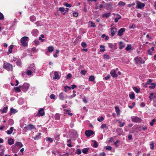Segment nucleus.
Instances as JSON below:
<instances>
[{
	"instance_id": "nucleus-1",
	"label": "nucleus",
	"mask_w": 156,
	"mask_h": 156,
	"mask_svg": "<svg viewBox=\"0 0 156 156\" xmlns=\"http://www.w3.org/2000/svg\"><path fill=\"white\" fill-rule=\"evenodd\" d=\"M29 69H28L27 71L26 74L28 76L32 74L33 73H35V69L34 66V64L31 66H30L29 67Z\"/></svg>"
},
{
	"instance_id": "nucleus-2",
	"label": "nucleus",
	"mask_w": 156,
	"mask_h": 156,
	"mask_svg": "<svg viewBox=\"0 0 156 156\" xmlns=\"http://www.w3.org/2000/svg\"><path fill=\"white\" fill-rule=\"evenodd\" d=\"M20 41L23 46H27L28 45V37H24L21 38Z\"/></svg>"
},
{
	"instance_id": "nucleus-3",
	"label": "nucleus",
	"mask_w": 156,
	"mask_h": 156,
	"mask_svg": "<svg viewBox=\"0 0 156 156\" xmlns=\"http://www.w3.org/2000/svg\"><path fill=\"white\" fill-rule=\"evenodd\" d=\"M3 68L8 71L11 70L12 69V66L10 63L4 62L3 66Z\"/></svg>"
},
{
	"instance_id": "nucleus-4",
	"label": "nucleus",
	"mask_w": 156,
	"mask_h": 156,
	"mask_svg": "<svg viewBox=\"0 0 156 156\" xmlns=\"http://www.w3.org/2000/svg\"><path fill=\"white\" fill-rule=\"evenodd\" d=\"M30 86V85L27 83H25L22 86H20V88L24 92H26L28 90Z\"/></svg>"
},
{
	"instance_id": "nucleus-5",
	"label": "nucleus",
	"mask_w": 156,
	"mask_h": 156,
	"mask_svg": "<svg viewBox=\"0 0 156 156\" xmlns=\"http://www.w3.org/2000/svg\"><path fill=\"white\" fill-rule=\"evenodd\" d=\"M109 47L111 49V51L113 52V51L117 48L116 43H109L108 44Z\"/></svg>"
},
{
	"instance_id": "nucleus-6",
	"label": "nucleus",
	"mask_w": 156,
	"mask_h": 156,
	"mask_svg": "<svg viewBox=\"0 0 156 156\" xmlns=\"http://www.w3.org/2000/svg\"><path fill=\"white\" fill-rule=\"evenodd\" d=\"M131 120L132 122H140L141 121V119L137 116L132 117L131 118Z\"/></svg>"
},
{
	"instance_id": "nucleus-7",
	"label": "nucleus",
	"mask_w": 156,
	"mask_h": 156,
	"mask_svg": "<svg viewBox=\"0 0 156 156\" xmlns=\"http://www.w3.org/2000/svg\"><path fill=\"white\" fill-rule=\"evenodd\" d=\"M145 5L144 4L142 3L139 1L136 2V8L137 9H141L142 8L144 7L145 6Z\"/></svg>"
},
{
	"instance_id": "nucleus-8",
	"label": "nucleus",
	"mask_w": 156,
	"mask_h": 156,
	"mask_svg": "<svg viewBox=\"0 0 156 156\" xmlns=\"http://www.w3.org/2000/svg\"><path fill=\"white\" fill-rule=\"evenodd\" d=\"M94 133L93 132L92 130H86L85 132V135L87 137L90 136Z\"/></svg>"
},
{
	"instance_id": "nucleus-9",
	"label": "nucleus",
	"mask_w": 156,
	"mask_h": 156,
	"mask_svg": "<svg viewBox=\"0 0 156 156\" xmlns=\"http://www.w3.org/2000/svg\"><path fill=\"white\" fill-rule=\"evenodd\" d=\"M59 99L62 100H64L65 98H67V96L65 95L63 93L61 92L58 95Z\"/></svg>"
},
{
	"instance_id": "nucleus-10",
	"label": "nucleus",
	"mask_w": 156,
	"mask_h": 156,
	"mask_svg": "<svg viewBox=\"0 0 156 156\" xmlns=\"http://www.w3.org/2000/svg\"><path fill=\"white\" fill-rule=\"evenodd\" d=\"M110 73L112 76L114 78H116L118 77V75L116 73V70L115 69H112L111 70L110 72Z\"/></svg>"
},
{
	"instance_id": "nucleus-11",
	"label": "nucleus",
	"mask_w": 156,
	"mask_h": 156,
	"mask_svg": "<svg viewBox=\"0 0 156 156\" xmlns=\"http://www.w3.org/2000/svg\"><path fill=\"white\" fill-rule=\"evenodd\" d=\"M44 114V109L42 108H41L38 111L37 115L39 116H42Z\"/></svg>"
},
{
	"instance_id": "nucleus-12",
	"label": "nucleus",
	"mask_w": 156,
	"mask_h": 156,
	"mask_svg": "<svg viewBox=\"0 0 156 156\" xmlns=\"http://www.w3.org/2000/svg\"><path fill=\"white\" fill-rule=\"evenodd\" d=\"M156 98L155 94L153 93H150V95L149 97V98L151 101H152L153 99H155Z\"/></svg>"
},
{
	"instance_id": "nucleus-13",
	"label": "nucleus",
	"mask_w": 156,
	"mask_h": 156,
	"mask_svg": "<svg viewBox=\"0 0 156 156\" xmlns=\"http://www.w3.org/2000/svg\"><path fill=\"white\" fill-rule=\"evenodd\" d=\"M117 31V30L116 28L112 27L111 28V36H113L115 35Z\"/></svg>"
},
{
	"instance_id": "nucleus-14",
	"label": "nucleus",
	"mask_w": 156,
	"mask_h": 156,
	"mask_svg": "<svg viewBox=\"0 0 156 156\" xmlns=\"http://www.w3.org/2000/svg\"><path fill=\"white\" fill-rule=\"evenodd\" d=\"M125 29L124 28L120 29L118 31V35L119 36H121L123 34V32L125 31Z\"/></svg>"
},
{
	"instance_id": "nucleus-15",
	"label": "nucleus",
	"mask_w": 156,
	"mask_h": 156,
	"mask_svg": "<svg viewBox=\"0 0 156 156\" xmlns=\"http://www.w3.org/2000/svg\"><path fill=\"white\" fill-rule=\"evenodd\" d=\"M55 77H53V79L54 80L58 79L60 78V77L59 76L58 73L57 72L55 71L54 73Z\"/></svg>"
},
{
	"instance_id": "nucleus-16",
	"label": "nucleus",
	"mask_w": 156,
	"mask_h": 156,
	"mask_svg": "<svg viewBox=\"0 0 156 156\" xmlns=\"http://www.w3.org/2000/svg\"><path fill=\"white\" fill-rule=\"evenodd\" d=\"M32 33L33 36H36L38 34V30L36 29H34L33 30Z\"/></svg>"
},
{
	"instance_id": "nucleus-17",
	"label": "nucleus",
	"mask_w": 156,
	"mask_h": 156,
	"mask_svg": "<svg viewBox=\"0 0 156 156\" xmlns=\"http://www.w3.org/2000/svg\"><path fill=\"white\" fill-rule=\"evenodd\" d=\"M140 57H137L134 59L135 63L136 64H138L140 63Z\"/></svg>"
},
{
	"instance_id": "nucleus-18",
	"label": "nucleus",
	"mask_w": 156,
	"mask_h": 156,
	"mask_svg": "<svg viewBox=\"0 0 156 156\" xmlns=\"http://www.w3.org/2000/svg\"><path fill=\"white\" fill-rule=\"evenodd\" d=\"M41 134V133H39L38 135H37L35 136H33L32 138L35 140H38L41 138L40 135Z\"/></svg>"
},
{
	"instance_id": "nucleus-19",
	"label": "nucleus",
	"mask_w": 156,
	"mask_h": 156,
	"mask_svg": "<svg viewBox=\"0 0 156 156\" xmlns=\"http://www.w3.org/2000/svg\"><path fill=\"white\" fill-rule=\"evenodd\" d=\"M15 145L17 147H21L23 146V145L22 144L21 142H16Z\"/></svg>"
},
{
	"instance_id": "nucleus-20",
	"label": "nucleus",
	"mask_w": 156,
	"mask_h": 156,
	"mask_svg": "<svg viewBox=\"0 0 156 156\" xmlns=\"http://www.w3.org/2000/svg\"><path fill=\"white\" fill-rule=\"evenodd\" d=\"M125 46V44L122 41H120L119 43V48L120 49H122Z\"/></svg>"
},
{
	"instance_id": "nucleus-21",
	"label": "nucleus",
	"mask_w": 156,
	"mask_h": 156,
	"mask_svg": "<svg viewBox=\"0 0 156 156\" xmlns=\"http://www.w3.org/2000/svg\"><path fill=\"white\" fill-rule=\"evenodd\" d=\"M54 50V48L52 46H50L48 47V50L49 52H51Z\"/></svg>"
},
{
	"instance_id": "nucleus-22",
	"label": "nucleus",
	"mask_w": 156,
	"mask_h": 156,
	"mask_svg": "<svg viewBox=\"0 0 156 156\" xmlns=\"http://www.w3.org/2000/svg\"><path fill=\"white\" fill-rule=\"evenodd\" d=\"M14 129V128L12 127H11L9 130H8L6 131L7 133L8 134H11Z\"/></svg>"
},
{
	"instance_id": "nucleus-23",
	"label": "nucleus",
	"mask_w": 156,
	"mask_h": 156,
	"mask_svg": "<svg viewBox=\"0 0 156 156\" xmlns=\"http://www.w3.org/2000/svg\"><path fill=\"white\" fill-rule=\"evenodd\" d=\"M13 143L14 140L13 139L10 138L8 139V143L9 145H11L12 144H13Z\"/></svg>"
},
{
	"instance_id": "nucleus-24",
	"label": "nucleus",
	"mask_w": 156,
	"mask_h": 156,
	"mask_svg": "<svg viewBox=\"0 0 156 156\" xmlns=\"http://www.w3.org/2000/svg\"><path fill=\"white\" fill-rule=\"evenodd\" d=\"M117 17L115 18V22L116 23H117V22H118V20L119 19H120L121 18V16L120 15H119V14H117Z\"/></svg>"
},
{
	"instance_id": "nucleus-25",
	"label": "nucleus",
	"mask_w": 156,
	"mask_h": 156,
	"mask_svg": "<svg viewBox=\"0 0 156 156\" xmlns=\"http://www.w3.org/2000/svg\"><path fill=\"white\" fill-rule=\"evenodd\" d=\"M126 5V3L123 2L122 1L119 2L118 4V5L119 6H124Z\"/></svg>"
},
{
	"instance_id": "nucleus-26",
	"label": "nucleus",
	"mask_w": 156,
	"mask_h": 156,
	"mask_svg": "<svg viewBox=\"0 0 156 156\" xmlns=\"http://www.w3.org/2000/svg\"><path fill=\"white\" fill-rule=\"evenodd\" d=\"M115 109L117 114L119 115L120 114V110L119 107L116 106L115 107Z\"/></svg>"
},
{
	"instance_id": "nucleus-27",
	"label": "nucleus",
	"mask_w": 156,
	"mask_h": 156,
	"mask_svg": "<svg viewBox=\"0 0 156 156\" xmlns=\"http://www.w3.org/2000/svg\"><path fill=\"white\" fill-rule=\"evenodd\" d=\"M27 127L28 129L31 130L34 128V126L33 125L29 124L28 125Z\"/></svg>"
},
{
	"instance_id": "nucleus-28",
	"label": "nucleus",
	"mask_w": 156,
	"mask_h": 156,
	"mask_svg": "<svg viewBox=\"0 0 156 156\" xmlns=\"http://www.w3.org/2000/svg\"><path fill=\"white\" fill-rule=\"evenodd\" d=\"M92 141L94 142V144L93 146L95 148L98 147V144L97 143V141L94 140H92Z\"/></svg>"
},
{
	"instance_id": "nucleus-29",
	"label": "nucleus",
	"mask_w": 156,
	"mask_h": 156,
	"mask_svg": "<svg viewBox=\"0 0 156 156\" xmlns=\"http://www.w3.org/2000/svg\"><path fill=\"white\" fill-rule=\"evenodd\" d=\"M111 15L110 12L106 13L103 14L102 15L103 17H108Z\"/></svg>"
},
{
	"instance_id": "nucleus-30",
	"label": "nucleus",
	"mask_w": 156,
	"mask_h": 156,
	"mask_svg": "<svg viewBox=\"0 0 156 156\" xmlns=\"http://www.w3.org/2000/svg\"><path fill=\"white\" fill-rule=\"evenodd\" d=\"M100 48H101L100 52H104L105 51V46L103 45H101L100 46Z\"/></svg>"
},
{
	"instance_id": "nucleus-31",
	"label": "nucleus",
	"mask_w": 156,
	"mask_h": 156,
	"mask_svg": "<svg viewBox=\"0 0 156 156\" xmlns=\"http://www.w3.org/2000/svg\"><path fill=\"white\" fill-rule=\"evenodd\" d=\"M14 90L16 92H20L21 91V90L19 87H14Z\"/></svg>"
},
{
	"instance_id": "nucleus-32",
	"label": "nucleus",
	"mask_w": 156,
	"mask_h": 156,
	"mask_svg": "<svg viewBox=\"0 0 156 156\" xmlns=\"http://www.w3.org/2000/svg\"><path fill=\"white\" fill-rule=\"evenodd\" d=\"M129 98L131 99H133L135 98V94L134 93H132L129 95Z\"/></svg>"
},
{
	"instance_id": "nucleus-33",
	"label": "nucleus",
	"mask_w": 156,
	"mask_h": 156,
	"mask_svg": "<svg viewBox=\"0 0 156 156\" xmlns=\"http://www.w3.org/2000/svg\"><path fill=\"white\" fill-rule=\"evenodd\" d=\"M8 109V108L7 107H5L4 108H3L2 110H1L2 112V113H6L7 112V110Z\"/></svg>"
},
{
	"instance_id": "nucleus-34",
	"label": "nucleus",
	"mask_w": 156,
	"mask_h": 156,
	"mask_svg": "<svg viewBox=\"0 0 156 156\" xmlns=\"http://www.w3.org/2000/svg\"><path fill=\"white\" fill-rule=\"evenodd\" d=\"M17 112V111H16V110L14 109L13 108H12L10 109V112H11V113L12 114H13V113H15L16 112Z\"/></svg>"
},
{
	"instance_id": "nucleus-35",
	"label": "nucleus",
	"mask_w": 156,
	"mask_h": 156,
	"mask_svg": "<svg viewBox=\"0 0 156 156\" xmlns=\"http://www.w3.org/2000/svg\"><path fill=\"white\" fill-rule=\"evenodd\" d=\"M88 150L89 149L88 148H84L82 150V152L83 153L86 154Z\"/></svg>"
},
{
	"instance_id": "nucleus-36",
	"label": "nucleus",
	"mask_w": 156,
	"mask_h": 156,
	"mask_svg": "<svg viewBox=\"0 0 156 156\" xmlns=\"http://www.w3.org/2000/svg\"><path fill=\"white\" fill-rule=\"evenodd\" d=\"M156 84L154 83H151V85L149 86L150 88L154 89L155 88Z\"/></svg>"
},
{
	"instance_id": "nucleus-37",
	"label": "nucleus",
	"mask_w": 156,
	"mask_h": 156,
	"mask_svg": "<svg viewBox=\"0 0 156 156\" xmlns=\"http://www.w3.org/2000/svg\"><path fill=\"white\" fill-rule=\"evenodd\" d=\"M36 19V17L34 16H31L30 17V20L31 21H35Z\"/></svg>"
},
{
	"instance_id": "nucleus-38",
	"label": "nucleus",
	"mask_w": 156,
	"mask_h": 156,
	"mask_svg": "<svg viewBox=\"0 0 156 156\" xmlns=\"http://www.w3.org/2000/svg\"><path fill=\"white\" fill-rule=\"evenodd\" d=\"M131 48V44H128V46L126 48V50L127 51H128L130 50Z\"/></svg>"
},
{
	"instance_id": "nucleus-39",
	"label": "nucleus",
	"mask_w": 156,
	"mask_h": 156,
	"mask_svg": "<svg viewBox=\"0 0 156 156\" xmlns=\"http://www.w3.org/2000/svg\"><path fill=\"white\" fill-rule=\"evenodd\" d=\"M9 51L10 53H11L12 52V50L13 48V46L12 45H11L9 46Z\"/></svg>"
},
{
	"instance_id": "nucleus-40",
	"label": "nucleus",
	"mask_w": 156,
	"mask_h": 156,
	"mask_svg": "<svg viewBox=\"0 0 156 156\" xmlns=\"http://www.w3.org/2000/svg\"><path fill=\"white\" fill-rule=\"evenodd\" d=\"M60 115L59 114H56L55 115V118L56 120H59L60 119Z\"/></svg>"
},
{
	"instance_id": "nucleus-41",
	"label": "nucleus",
	"mask_w": 156,
	"mask_h": 156,
	"mask_svg": "<svg viewBox=\"0 0 156 156\" xmlns=\"http://www.w3.org/2000/svg\"><path fill=\"white\" fill-rule=\"evenodd\" d=\"M71 88L70 87L67 86H66L64 87L65 91V92H67L68 90H70Z\"/></svg>"
},
{
	"instance_id": "nucleus-42",
	"label": "nucleus",
	"mask_w": 156,
	"mask_h": 156,
	"mask_svg": "<svg viewBox=\"0 0 156 156\" xmlns=\"http://www.w3.org/2000/svg\"><path fill=\"white\" fill-rule=\"evenodd\" d=\"M119 123L120 124V125H119V126L120 127H123L124 126V125L125 124V122L122 123V122H121V121H119Z\"/></svg>"
},
{
	"instance_id": "nucleus-43",
	"label": "nucleus",
	"mask_w": 156,
	"mask_h": 156,
	"mask_svg": "<svg viewBox=\"0 0 156 156\" xmlns=\"http://www.w3.org/2000/svg\"><path fill=\"white\" fill-rule=\"evenodd\" d=\"M90 23L91 24V25H90V27H96V25L94 23H93L92 21H90Z\"/></svg>"
},
{
	"instance_id": "nucleus-44",
	"label": "nucleus",
	"mask_w": 156,
	"mask_h": 156,
	"mask_svg": "<svg viewBox=\"0 0 156 156\" xmlns=\"http://www.w3.org/2000/svg\"><path fill=\"white\" fill-rule=\"evenodd\" d=\"M103 58L104 59H108L109 58L110 56L107 54H105L103 55Z\"/></svg>"
},
{
	"instance_id": "nucleus-45",
	"label": "nucleus",
	"mask_w": 156,
	"mask_h": 156,
	"mask_svg": "<svg viewBox=\"0 0 156 156\" xmlns=\"http://www.w3.org/2000/svg\"><path fill=\"white\" fill-rule=\"evenodd\" d=\"M134 90L137 93H138L140 91V89L137 87H134L133 88Z\"/></svg>"
},
{
	"instance_id": "nucleus-46",
	"label": "nucleus",
	"mask_w": 156,
	"mask_h": 156,
	"mask_svg": "<svg viewBox=\"0 0 156 156\" xmlns=\"http://www.w3.org/2000/svg\"><path fill=\"white\" fill-rule=\"evenodd\" d=\"M94 80V76H90L89 78V80L91 81H93Z\"/></svg>"
},
{
	"instance_id": "nucleus-47",
	"label": "nucleus",
	"mask_w": 156,
	"mask_h": 156,
	"mask_svg": "<svg viewBox=\"0 0 156 156\" xmlns=\"http://www.w3.org/2000/svg\"><path fill=\"white\" fill-rule=\"evenodd\" d=\"M103 119L104 118L102 116H101L97 119V120L100 122L102 121Z\"/></svg>"
},
{
	"instance_id": "nucleus-48",
	"label": "nucleus",
	"mask_w": 156,
	"mask_h": 156,
	"mask_svg": "<svg viewBox=\"0 0 156 156\" xmlns=\"http://www.w3.org/2000/svg\"><path fill=\"white\" fill-rule=\"evenodd\" d=\"M55 95L54 94H51L50 96V98L51 99H55Z\"/></svg>"
},
{
	"instance_id": "nucleus-49",
	"label": "nucleus",
	"mask_w": 156,
	"mask_h": 156,
	"mask_svg": "<svg viewBox=\"0 0 156 156\" xmlns=\"http://www.w3.org/2000/svg\"><path fill=\"white\" fill-rule=\"evenodd\" d=\"M23 100L22 98H20L18 101V102L20 104H22L23 103Z\"/></svg>"
},
{
	"instance_id": "nucleus-50",
	"label": "nucleus",
	"mask_w": 156,
	"mask_h": 156,
	"mask_svg": "<svg viewBox=\"0 0 156 156\" xmlns=\"http://www.w3.org/2000/svg\"><path fill=\"white\" fill-rule=\"evenodd\" d=\"M46 140L47 141H49L51 143L53 141L52 139L50 137H48L46 139Z\"/></svg>"
},
{
	"instance_id": "nucleus-51",
	"label": "nucleus",
	"mask_w": 156,
	"mask_h": 156,
	"mask_svg": "<svg viewBox=\"0 0 156 156\" xmlns=\"http://www.w3.org/2000/svg\"><path fill=\"white\" fill-rule=\"evenodd\" d=\"M147 52V53L150 55H152L153 54V52L150 49L148 50Z\"/></svg>"
},
{
	"instance_id": "nucleus-52",
	"label": "nucleus",
	"mask_w": 156,
	"mask_h": 156,
	"mask_svg": "<svg viewBox=\"0 0 156 156\" xmlns=\"http://www.w3.org/2000/svg\"><path fill=\"white\" fill-rule=\"evenodd\" d=\"M135 4L134 3H133L131 4H128L127 5V7H128L129 8L131 6H133L135 5Z\"/></svg>"
},
{
	"instance_id": "nucleus-53",
	"label": "nucleus",
	"mask_w": 156,
	"mask_h": 156,
	"mask_svg": "<svg viewBox=\"0 0 156 156\" xmlns=\"http://www.w3.org/2000/svg\"><path fill=\"white\" fill-rule=\"evenodd\" d=\"M156 121V119H154L152 121V122H151L150 123V125L151 126H152L153 125H154V122H155Z\"/></svg>"
},
{
	"instance_id": "nucleus-54",
	"label": "nucleus",
	"mask_w": 156,
	"mask_h": 156,
	"mask_svg": "<svg viewBox=\"0 0 156 156\" xmlns=\"http://www.w3.org/2000/svg\"><path fill=\"white\" fill-rule=\"evenodd\" d=\"M64 5L67 7H71V5L70 4H68L67 3H65L64 4Z\"/></svg>"
},
{
	"instance_id": "nucleus-55",
	"label": "nucleus",
	"mask_w": 156,
	"mask_h": 156,
	"mask_svg": "<svg viewBox=\"0 0 156 156\" xmlns=\"http://www.w3.org/2000/svg\"><path fill=\"white\" fill-rule=\"evenodd\" d=\"M87 73V71L85 70H82L80 72V73L83 75H85Z\"/></svg>"
},
{
	"instance_id": "nucleus-56",
	"label": "nucleus",
	"mask_w": 156,
	"mask_h": 156,
	"mask_svg": "<svg viewBox=\"0 0 156 156\" xmlns=\"http://www.w3.org/2000/svg\"><path fill=\"white\" fill-rule=\"evenodd\" d=\"M59 10L61 11V12H63L65 10V9L63 7H60L59 9Z\"/></svg>"
},
{
	"instance_id": "nucleus-57",
	"label": "nucleus",
	"mask_w": 156,
	"mask_h": 156,
	"mask_svg": "<svg viewBox=\"0 0 156 156\" xmlns=\"http://www.w3.org/2000/svg\"><path fill=\"white\" fill-rule=\"evenodd\" d=\"M16 64L18 66H20V65L21 64V62L20 61V60H18L16 62Z\"/></svg>"
},
{
	"instance_id": "nucleus-58",
	"label": "nucleus",
	"mask_w": 156,
	"mask_h": 156,
	"mask_svg": "<svg viewBox=\"0 0 156 156\" xmlns=\"http://www.w3.org/2000/svg\"><path fill=\"white\" fill-rule=\"evenodd\" d=\"M81 46L83 48H85L87 47V44L85 42H82L81 43Z\"/></svg>"
},
{
	"instance_id": "nucleus-59",
	"label": "nucleus",
	"mask_w": 156,
	"mask_h": 156,
	"mask_svg": "<svg viewBox=\"0 0 156 156\" xmlns=\"http://www.w3.org/2000/svg\"><path fill=\"white\" fill-rule=\"evenodd\" d=\"M76 153L78 154H80L81 153V151L80 150L78 149L76 151Z\"/></svg>"
},
{
	"instance_id": "nucleus-60",
	"label": "nucleus",
	"mask_w": 156,
	"mask_h": 156,
	"mask_svg": "<svg viewBox=\"0 0 156 156\" xmlns=\"http://www.w3.org/2000/svg\"><path fill=\"white\" fill-rule=\"evenodd\" d=\"M4 16L3 14L0 12V20H2L4 19Z\"/></svg>"
},
{
	"instance_id": "nucleus-61",
	"label": "nucleus",
	"mask_w": 156,
	"mask_h": 156,
	"mask_svg": "<svg viewBox=\"0 0 156 156\" xmlns=\"http://www.w3.org/2000/svg\"><path fill=\"white\" fill-rule=\"evenodd\" d=\"M73 15L75 17H77L78 16V14L77 12H73Z\"/></svg>"
},
{
	"instance_id": "nucleus-62",
	"label": "nucleus",
	"mask_w": 156,
	"mask_h": 156,
	"mask_svg": "<svg viewBox=\"0 0 156 156\" xmlns=\"http://www.w3.org/2000/svg\"><path fill=\"white\" fill-rule=\"evenodd\" d=\"M112 149V147L109 146H108L106 147V149L107 150H111Z\"/></svg>"
},
{
	"instance_id": "nucleus-63",
	"label": "nucleus",
	"mask_w": 156,
	"mask_h": 156,
	"mask_svg": "<svg viewBox=\"0 0 156 156\" xmlns=\"http://www.w3.org/2000/svg\"><path fill=\"white\" fill-rule=\"evenodd\" d=\"M72 76V75L70 73H69L66 76V78L69 79Z\"/></svg>"
},
{
	"instance_id": "nucleus-64",
	"label": "nucleus",
	"mask_w": 156,
	"mask_h": 156,
	"mask_svg": "<svg viewBox=\"0 0 156 156\" xmlns=\"http://www.w3.org/2000/svg\"><path fill=\"white\" fill-rule=\"evenodd\" d=\"M153 105L154 106L156 107V98L154 99Z\"/></svg>"
}]
</instances>
